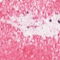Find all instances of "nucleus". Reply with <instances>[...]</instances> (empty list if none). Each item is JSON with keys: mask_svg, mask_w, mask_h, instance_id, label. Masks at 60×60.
<instances>
[{"mask_svg": "<svg viewBox=\"0 0 60 60\" xmlns=\"http://www.w3.org/2000/svg\"><path fill=\"white\" fill-rule=\"evenodd\" d=\"M58 22L59 23H60V21H58Z\"/></svg>", "mask_w": 60, "mask_h": 60, "instance_id": "1", "label": "nucleus"}, {"mask_svg": "<svg viewBox=\"0 0 60 60\" xmlns=\"http://www.w3.org/2000/svg\"><path fill=\"white\" fill-rule=\"evenodd\" d=\"M49 21L50 22H51V20H50Z\"/></svg>", "mask_w": 60, "mask_h": 60, "instance_id": "2", "label": "nucleus"}, {"mask_svg": "<svg viewBox=\"0 0 60 60\" xmlns=\"http://www.w3.org/2000/svg\"><path fill=\"white\" fill-rule=\"evenodd\" d=\"M27 13H28V12H27Z\"/></svg>", "mask_w": 60, "mask_h": 60, "instance_id": "3", "label": "nucleus"}]
</instances>
